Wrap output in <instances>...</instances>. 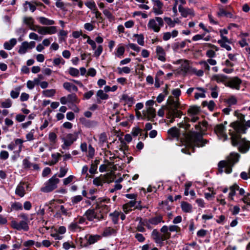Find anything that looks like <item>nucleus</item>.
Here are the masks:
<instances>
[{
	"mask_svg": "<svg viewBox=\"0 0 250 250\" xmlns=\"http://www.w3.org/2000/svg\"><path fill=\"white\" fill-rule=\"evenodd\" d=\"M103 13L109 20L113 19V16L109 10L105 9L103 11Z\"/></svg>",
	"mask_w": 250,
	"mask_h": 250,
	"instance_id": "nucleus-64",
	"label": "nucleus"
},
{
	"mask_svg": "<svg viewBox=\"0 0 250 250\" xmlns=\"http://www.w3.org/2000/svg\"><path fill=\"white\" fill-rule=\"evenodd\" d=\"M239 189V186L236 185L234 184L233 186H231L230 187V192L229 195V197L230 198L231 200L233 199V196L235 194V190Z\"/></svg>",
	"mask_w": 250,
	"mask_h": 250,
	"instance_id": "nucleus-37",
	"label": "nucleus"
},
{
	"mask_svg": "<svg viewBox=\"0 0 250 250\" xmlns=\"http://www.w3.org/2000/svg\"><path fill=\"white\" fill-rule=\"evenodd\" d=\"M95 154V150L94 148L91 145H89L88 146V157L89 158H93Z\"/></svg>",
	"mask_w": 250,
	"mask_h": 250,
	"instance_id": "nucleus-55",
	"label": "nucleus"
},
{
	"mask_svg": "<svg viewBox=\"0 0 250 250\" xmlns=\"http://www.w3.org/2000/svg\"><path fill=\"white\" fill-rule=\"evenodd\" d=\"M167 132L173 138H178L180 135V130L176 127L170 128Z\"/></svg>",
	"mask_w": 250,
	"mask_h": 250,
	"instance_id": "nucleus-30",
	"label": "nucleus"
},
{
	"mask_svg": "<svg viewBox=\"0 0 250 250\" xmlns=\"http://www.w3.org/2000/svg\"><path fill=\"white\" fill-rule=\"evenodd\" d=\"M227 77L224 75H214L211 77V80L217 83H222L226 81Z\"/></svg>",
	"mask_w": 250,
	"mask_h": 250,
	"instance_id": "nucleus-28",
	"label": "nucleus"
},
{
	"mask_svg": "<svg viewBox=\"0 0 250 250\" xmlns=\"http://www.w3.org/2000/svg\"><path fill=\"white\" fill-rule=\"evenodd\" d=\"M225 127L223 124L217 125L214 129L215 133L218 136L223 137L226 140L228 138L227 135L225 133Z\"/></svg>",
	"mask_w": 250,
	"mask_h": 250,
	"instance_id": "nucleus-15",
	"label": "nucleus"
},
{
	"mask_svg": "<svg viewBox=\"0 0 250 250\" xmlns=\"http://www.w3.org/2000/svg\"><path fill=\"white\" fill-rule=\"evenodd\" d=\"M104 180L103 176L96 177L94 179L93 182V184L97 186H102L103 183H105Z\"/></svg>",
	"mask_w": 250,
	"mask_h": 250,
	"instance_id": "nucleus-36",
	"label": "nucleus"
},
{
	"mask_svg": "<svg viewBox=\"0 0 250 250\" xmlns=\"http://www.w3.org/2000/svg\"><path fill=\"white\" fill-rule=\"evenodd\" d=\"M28 5L29 6L30 10L33 12L35 11L36 9V7L35 5H33L31 4L30 2H28V1H26L24 4V10L25 11H26L27 10V8L26 7V6Z\"/></svg>",
	"mask_w": 250,
	"mask_h": 250,
	"instance_id": "nucleus-44",
	"label": "nucleus"
},
{
	"mask_svg": "<svg viewBox=\"0 0 250 250\" xmlns=\"http://www.w3.org/2000/svg\"><path fill=\"white\" fill-rule=\"evenodd\" d=\"M138 219L140 220V224H141L144 226H146L149 229H151L150 226L151 223H149V220H143L141 218H139Z\"/></svg>",
	"mask_w": 250,
	"mask_h": 250,
	"instance_id": "nucleus-45",
	"label": "nucleus"
},
{
	"mask_svg": "<svg viewBox=\"0 0 250 250\" xmlns=\"http://www.w3.org/2000/svg\"><path fill=\"white\" fill-rule=\"evenodd\" d=\"M156 56L158 59L162 62L166 61V52L162 47L157 46L156 49Z\"/></svg>",
	"mask_w": 250,
	"mask_h": 250,
	"instance_id": "nucleus-19",
	"label": "nucleus"
},
{
	"mask_svg": "<svg viewBox=\"0 0 250 250\" xmlns=\"http://www.w3.org/2000/svg\"><path fill=\"white\" fill-rule=\"evenodd\" d=\"M119 215L120 213L117 211H115L113 213H111L110 214V216L111 217L112 221L114 224L117 223Z\"/></svg>",
	"mask_w": 250,
	"mask_h": 250,
	"instance_id": "nucleus-40",
	"label": "nucleus"
},
{
	"mask_svg": "<svg viewBox=\"0 0 250 250\" xmlns=\"http://www.w3.org/2000/svg\"><path fill=\"white\" fill-rule=\"evenodd\" d=\"M181 207L182 210L186 212H188L191 211V205L186 202H183L181 203Z\"/></svg>",
	"mask_w": 250,
	"mask_h": 250,
	"instance_id": "nucleus-38",
	"label": "nucleus"
},
{
	"mask_svg": "<svg viewBox=\"0 0 250 250\" xmlns=\"http://www.w3.org/2000/svg\"><path fill=\"white\" fill-rule=\"evenodd\" d=\"M217 15L219 17L225 16L230 18H235V17H234L233 16L231 13L229 12H227L222 8L219 9V12L217 13Z\"/></svg>",
	"mask_w": 250,
	"mask_h": 250,
	"instance_id": "nucleus-32",
	"label": "nucleus"
},
{
	"mask_svg": "<svg viewBox=\"0 0 250 250\" xmlns=\"http://www.w3.org/2000/svg\"><path fill=\"white\" fill-rule=\"evenodd\" d=\"M168 105L166 108L168 111L177 109L179 107V103L177 99L174 100L173 99H169L167 101Z\"/></svg>",
	"mask_w": 250,
	"mask_h": 250,
	"instance_id": "nucleus-17",
	"label": "nucleus"
},
{
	"mask_svg": "<svg viewBox=\"0 0 250 250\" xmlns=\"http://www.w3.org/2000/svg\"><path fill=\"white\" fill-rule=\"evenodd\" d=\"M227 103L229 105L235 104L237 103V100L234 96H231L227 100Z\"/></svg>",
	"mask_w": 250,
	"mask_h": 250,
	"instance_id": "nucleus-56",
	"label": "nucleus"
},
{
	"mask_svg": "<svg viewBox=\"0 0 250 250\" xmlns=\"http://www.w3.org/2000/svg\"><path fill=\"white\" fill-rule=\"evenodd\" d=\"M81 228L78 226L77 222H73L69 226V229L72 231H75Z\"/></svg>",
	"mask_w": 250,
	"mask_h": 250,
	"instance_id": "nucleus-58",
	"label": "nucleus"
},
{
	"mask_svg": "<svg viewBox=\"0 0 250 250\" xmlns=\"http://www.w3.org/2000/svg\"><path fill=\"white\" fill-rule=\"evenodd\" d=\"M12 105L11 100L9 99H6L5 101L1 102V106L3 108H9Z\"/></svg>",
	"mask_w": 250,
	"mask_h": 250,
	"instance_id": "nucleus-42",
	"label": "nucleus"
},
{
	"mask_svg": "<svg viewBox=\"0 0 250 250\" xmlns=\"http://www.w3.org/2000/svg\"><path fill=\"white\" fill-rule=\"evenodd\" d=\"M38 32L42 35L47 34L46 26H40V27H39Z\"/></svg>",
	"mask_w": 250,
	"mask_h": 250,
	"instance_id": "nucleus-60",
	"label": "nucleus"
},
{
	"mask_svg": "<svg viewBox=\"0 0 250 250\" xmlns=\"http://www.w3.org/2000/svg\"><path fill=\"white\" fill-rule=\"evenodd\" d=\"M52 158H53V161L54 162V163H55L56 164L59 161L60 157L62 156L61 154L59 153H55V154H52V155H51Z\"/></svg>",
	"mask_w": 250,
	"mask_h": 250,
	"instance_id": "nucleus-59",
	"label": "nucleus"
},
{
	"mask_svg": "<svg viewBox=\"0 0 250 250\" xmlns=\"http://www.w3.org/2000/svg\"><path fill=\"white\" fill-rule=\"evenodd\" d=\"M240 155L237 153H231L226 160L221 161L218 163V171L222 173L224 171L229 174L232 172V167L238 162Z\"/></svg>",
	"mask_w": 250,
	"mask_h": 250,
	"instance_id": "nucleus-2",
	"label": "nucleus"
},
{
	"mask_svg": "<svg viewBox=\"0 0 250 250\" xmlns=\"http://www.w3.org/2000/svg\"><path fill=\"white\" fill-rule=\"evenodd\" d=\"M182 62L181 67H180V71L179 73H182L183 75L187 74L190 68V66L187 60L181 61Z\"/></svg>",
	"mask_w": 250,
	"mask_h": 250,
	"instance_id": "nucleus-21",
	"label": "nucleus"
},
{
	"mask_svg": "<svg viewBox=\"0 0 250 250\" xmlns=\"http://www.w3.org/2000/svg\"><path fill=\"white\" fill-rule=\"evenodd\" d=\"M40 22L43 25H50L54 24V21L50 20L45 17H40L39 18Z\"/></svg>",
	"mask_w": 250,
	"mask_h": 250,
	"instance_id": "nucleus-34",
	"label": "nucleus"
},
{
	"mask_svg": "<svg viewBox=\"0 0 250 250\" xmlns=\"http://www.w3.org/2000/svg\"><path fill=\"white\" fill-rule=\"evenodd\" d=\"M11 227L17 230L23 229L25 231H27L29 229L27 223L25 221H21L20 222L12 221L11 222Z\"/></svg>",
	"mask_w": 250,
	"mask_h": 250,
	"instance_id": "nucleus-11",
	"label": "nucleus"
},
{
	"mask_svg": "<svg viewBox=\"0 0 250 250\" xmlns=\"http://www.w3.org/2000/svg\"><path fill=\"white\" fill-rule=\"evenodd\" d=\"M67 99L68 102L74 103L76 102L77 100L76 95L72 94H69L67 96Z\"/></svg>",
	"mask_w": 250,
	"mask_h": 250,
	"instance_id": "nucleus-53",
	"label": "nucleus"
},
{
	"mask_svg": "<svg viewBox=\"0 0 250 250\" xmlns=\"http://www.w3.org/2000/svg\"><path fill=\"white\" fill-rule=\"evenodd\" d=\"M106 166H107V169L111 170L112 172L117 169L116 166L111 162H107Z\"/></svg>",
	"mask_w": 250,
	"mask_h": 250,
	"instance_id": "nucleus-54",
	"label": "nucleus"
},
{
	"mask_svg": "<svg viewBox=\"0 0 250 250\" xmlns=\"http://www.w3.org/2000/svg\"><path fill=\"white\" fill-rule=\"evenodd\" d=\"M149 222L151 224L156 225L161 222H164L163 217L161 215H157L152 217L149 219Z\"/></svg>",
	"mask_w": 250,
	"mask_h": 250,
	"instance_id": "nucleus-29",
	"label": "nucleus"
},
{
	"mask_svg": "<svg viewBox=\"0 0 250 250\" xmlns=\"http://www.w3.org/2000/svg\"><path fill=\"white\" fill-rule=\"evenodd\" d=\"M234 133L236 136H238L239 137L236 140L237 144L236 145L232 146H235L239 145L238 150L240 152L243 153L247 152L250 148V141L246 140L245 138H241V133Z\"/></svg>",
	"mask_w": 250,
	"mask_h": 250,
	"instance_id": "nucleus-4",
	"label": "nucleus"
},
{
	"mask_svg": "<svg viewBox=\"0 0 250 250\" xmlns=\"http://www.w3.org/2000/svg\"><path fill=\"white\" fill-rule=\"evenodd\" d=\"M234 114L237 117L238 120L230 124V126L232 129L229 130L232 145H236L237 144L236 140L239 137L238 136H236L234 133H246L247 130V128L244 125L245 116L236 111L235 112Z\"/></svg>",
	"mask_w": 250,
	"mask_h": 250,
	"instance_id": "nucleus-1",
	"label": "nucleus"
},
{
	"mask_svg": "<svg viewBox=\"0 0 250 250\" xmlns=\"http://www.w3.org/2000/svg\"><path fill=\"white\" fill-rule=\"evenodd\" d=\"M28 49H29L28 46V42L26 41L23 42L20 46L18 53L20 54H24L27 52Z\"/></svg>",
	"mask_w": 250,
	"mask_h": 250,
	"instance_id": "nucleus-27",
	"label": "nucleus"
},
{
	"mask_svg": "<svg viewBox=\"0 0 250 250\" xmlns=\"http://www.w3.org/2000/svg\"><path fill=\"white\" fill-rule=\"evenodd\" d=\"M80 121L82 125L86 127H92L97 125V122L94 121L87 120L84 118H81Z\"/></svg>",
	"mask_w": 250,
	"mask_h": 250,
	"instance_id": "nucleus-22",
	"label": "nucleus"
},
{
	"mask_svg": "<svg viewBox=\"0 0 250 250\" xmlns=\"http://www.w3.org/2000/svg\"><path fill=\"white\" fill-rule=\"evenodd\" d=\"M85 5L91 10H95L96 9L95 3L93 1H90L86 2Z\"/></svg>",
	"mask_w": 250,
	"mask_h": 250,
	"instance_id": "nucleus-57",
	"label": "nucleus"
},
{
	"mask_svg": "<svg viewBox=\"0 0 250 250\" xmlns=\"http://www.w3.org/2000/svg\"><path fill=\"white\" fill-rule=\"evenodd\" d=\"M183 134L187 143L193 148L194 146L202 147L208 143L199 133L189 131L188 133L184 132Z\"/></svg>",
	"mask_w": 250,
	"mask_h": 250,
	"instance_id": "nucleus-3",
	"label": "nucleus"
},
{
	"mask_svg": "<svg viewBox=\"0 0 250 250\" xmlns=\"http://www.w3.org/2000/svg\"><path fill=\"white\" fill-rule=\"evenodd\" d=\"M169 228L167 226H164L161 229V231L163 233L162 236L165 240L170 238L171 234L169 231Z\"/></svg>",
	"mask_w": 250,
	"mask_h": 250,
	"instance_id": "nucleus-25",
	"label": "nucleus"
},
{
	"mask_svg": "<svg viewBox=\"0 0 250 250\" xmlns=\"http://www.w3.org/2000/svg\"><path fill=\"white\" fill-rule=\"evenodd\" d=\"M95 209H88L84 213V216H86V219L89 221H92L94 219H97L100 221L104 218L103 214L98 215L95 211Z\"/></svg>",
	"mask_w": 250,
	"mask_h": 250,
	"instance_id": "nucleus-8",
	"label": "nucleus"
},
{
	"mask_svg": "<svg viewBox=\"0 0 250 250\" xmlns=\"http://www.w3.org/2000/svg\"><path fill=\"white\" fill-rule=\"evenodd\" d=\"M200 112V107L197 106H190L188 110V114L190 115H195Z\"/></svg>",
	"mask_w": 250,
	"mask_h": 250,
	"instance_id": "nucleus-35",
	"label": "nucleus"
},
{
	"mask_svg": "<svg viewBox=\"0 0 250 250\" xmlns=\"http://www.w3.org/2000/svg\"><path fill=\"white\" fill-rule=\"evenodd\" d=\"M143 119L146 118L147 120L152 121L156 116V111L152 107H147L146 110L143 112Z\"/></svg>",
	"mask_w": 250,
	"mask_h": 250,
	"instance_id": "nucleus-12",
	"label": "nucleus"
},
{
	"mask_svg": "<svg viewBox=\"0 0 250 250\" xmlns=\"http://www.w3.org/2000/svg\"><path fill=\"white\" fill-rule=\"evenodd\" d=\"M134 37L137 39V42L140 45L143 46L144 45V37L142 34H135Z\"/></svg>",
	"mask_w": 250,
	"mask_h": 250,
	"instance_id": "nucleus-43",
	"label": "nucleus"
},
{
	"mask_svg": "<svg viewBox=\"0 0 250 250\" xmlns=\"http://www.w3.org/2000/svg\"><path fill=\"white\" fill-rule=\"evenodd\" d=\"M69 73L72 76H78L79 71L76 68L71 67L69 70Z\"/></svg>",
	"mask_w": 250,
	"mask_h": 250,
	"instance_id": "nucleus-50",
	"label": "nucleus"
},
{
	"mask_svg": "<svg viewBox=\"0 0 250 250\" xmlns=\"http://www.w3.org/2000/svg\"><path fill=\"white\" fill-rule=\"evenodd\" d=\"M182 113L181 111L177 109L168 111L167 114V117L168 119H170V122L172 123L174 121L175 118H180Z\"/></svg>",
	"mask_w": 250,
	"mask_h": 250,
	"instance_id": "nucleus-16",
	"label": "nucleus"
},
{
	"mask_svg": "<svg viewBox=\"0 0 250 250\" xmlns=\"http://www.w3.org/2000/svg\"><path fill=\"white\" fill-rule=\"evenodd\" d=\"M17 43V40L15 39H11L9 42H5L4 43V47L5 49L10 50Z\"/></svg>",
	"mask_w": 250,
	"mask_h": 250,
	"instance_id": "nucleus-26",
	"label": "nucleus"
},
{
	"mask_svg": "<svg viewBox=\"0 0 250 250\" xmlns=\"http://www.w3.org/2000/svg\"><path fill=\"white\" fill-rule=\"evenodd\" d=\"M24 185V183L21 182L18 185L15 190L16 194L20 196L21 197H22L23 196H24L25 193L24 187L23 186Z\"/></svg>",
	"mask_w": 250,
	"mask_h": 250,
	"instance_id": "nucleus-23",
	"label": "nucleus"
},
{
	"mask_svg": "<svg viewBox=\"0 0 250 250\" xmlns=\"http://www.w3.org/2000/svg\"><path fill=\"white\" fill-rule=\"evenodd\" d=\"M9 157V154L7 151L3 150L0 153V158L3 160L7 159Z\"/></svg>",
	"mask_w": 250,
	"mask_h": 250,
	"instance_id": "nucleus-62",
	"label": "nucleus"
},
{
	"mask_svg": "<svg viewBox=\"0 0 250 250\" xmlns=\"http://www.w3.org/2000/svg\"><path fill=\"white\" fill-rule=\"evenodd\" d=\"M117 69L118 71V73L120 75L123 73L128 74L131 71L130 69L127 66H125L123 68L118 67Z\"/></svg>",
	"mask_w": 250,
	"mask_h": 250,
	"instance_id": "nucleus-41",
	"label": "nucleus"
},
{
	"mask_svg": "<svg viewBox=\"0 0 250 250\" xmlns=\"http://www.w3.org/2000/svg\"><path fill=\"white\" fill-rule=\"evenodd\" d=\"M86 238L87 243L89 245H91L99 241L101 239V236L99 235H89L86 236Z\"/></svg>",
	"mask_w": 250,
	"mask_h": 250,
	"instance_id": "nucleus-24",
	"label": "nucleus"
},
{
	"mask_svg": "<svg viewBox=\"0 0 250 250\" xmlns=\"http://www.w3.org/2000/svg\"><path fill=\"white\" fill-rule=\"evenodd\" d=\"M164 25L163 20L161 17H156L150 19L148 23V27L155 32H158L160 28Z\"/></svg>",
	"mask_w": 250,
	"mask_h": 250,
	"instance_id": "nucleus-5",
	"label": "nucleus"
},
{
	"mask_svg": "<svg viewBox=\"0 0 250 250\" xmlns=\"http://www.w3.org/2000/svg\"><path fill=\"white\" fill-rule=\"evenodd\" d=\"M56 91L55 89H47L42 91V94L47 97H52L54 95Z\"/></svg>",
	"mask_w": 250,
	"mask_h": 250,
	"instance_id": "nucleus-39",
	"label": "nucleus"
},
{
	"mask_svg": "<svg viewBox=\"0 0 250 250\" xmlns=\"http://www.w3.org/2000/svg\"><path fill=\"white\" fill-rule=\"evenodd\" d=\"M199 63L202 66V67L205 68L206 70H207L208 71L209 70L210 67L207 61H201Z\"/></svg>",
	"mask_w": 250,
	"mask_h": 250,
	"instance_id": "nucleus-63",
	"label": "nucleus"
},
{
	"mask_svg": "<svg viewBox=\"0 0 250 250\" xmlns=\"http://www.w3.org/2000/svg\"><path fill=\"white\" fill-rule=\"evenodd\" d=\"M191 117L190 119L188 118V121H183L182 122L179 123L178 124V126L180 128H183L185 130V131L189 129L190 125L189 124L187 123V122L191 121L193 123H195L197 122L199 119L198 117L195 116V115H191Z\"/></svg>",
	"mask_w": 250,
	"mask_h": 250,
	"instance_id": "nucleus-13",
	"label": "nucleus"
},
{
	"mask_svg": "<svg viewBox=\"0 0 250 250\" xmlns=\"http://www.w3.org/2000/svg\"><path fill=\"white\" fill-rule=\"evenodd\" d=\"M99 201L96 203V206L95 207L96 209H100V212L101 214H103L104 216V214L107 213L109 210V207L106 205H103V202H106L108 203L110 201L109 199H98Z\"/></svg>",
	"mask_w": 250,
	"mask_h": 250,
	"instance_id": "nucleus-7",
	"label": "nucleus"
},
{
	"mask_svg": "<svg viewBox=\"0 0 250 250\" xmlns=\"http://www.w3.org/2000/svg\"><path fill=\"white\" fill-rule=\"evenodd\" d=\"M151 236L155 242L157 244L162 245L163 243V241H165L162 235L156 229H153L151 233Z\"/></svg>",
	"mask_w": 250,
	"mask_h": 250,
	"instance_id": "nucleus-14",
	"label": "nucleus"
},
{
	"mask_svg": "<svg viewBox=\"0 0 250 250\" xmlns=\"http://www.w3.org/2000/svg\"><path fill=\"white\" fill-rule=\"evenodd\" d=\"M164 20L169 26L173 27L175 26V21H173L170 18L164 17Z\"/></svg>",
	"mask_w": 250,
	"mask_h": 250,
	"instance_id": "nucleus-47",
	"label": "nucleus"
},
{
	"mask_svg": "<svg viewBox=\"0 0 250 250\" xmlns=\"http://www.w3.org/2000/svg\"><path fill=\"white\" fill-rule=\"evenodd\" d=\"M103 47L101 45H100L98 46L97 49L94 53V56L98 58L101 54L103 52Z\"/></svg>",
	"mask_w": 250,
	"mask_h": 250,
	"instance_id": "nucleus-51",
	"label": "nucleus"
},
{
	"mask_svg": "<svg viewBox=\"0 0 250 250\" xmlns=\"http://www.w3.org/2000/svg\"><path fill=\"white\" fill-rule=\"evenodd\" d=\"M23 22L30 27L33 24V19L31 17H24Z\"/></svg>",
	"mask_w": 250,
	"mask_h": 250,
	"instance_id": "nucleus-48",
	"label": "nucleus"
},
{
	"mask_svg": "<svg viewBox=\"0 0 250 250\" xmlns=\"http://www.w3.org/2000/svg\"><path fill=\"white\" fill-rule=\"evenodd\" d=\"M241 83L242 81L238 77H235L228 81L226 85L231 88L239 90Z\"/></svg>",
	"mask_w": 250,
	"mask_h": 250,
	"instance_id": "nucleus-10",
	"label": "nucleus"
},
{
	"mask_svg": "<svg viewBox=\"0 0 250 250\" xmlns=\"http://www.w3.org/2000/svg\"><path fill=\"white\" fill-rule=\"evenodd\" d=\"M78 136V133L77 132L67 134L65 138L63 139L64 144L62 147L64 148V146L68 147L70 146L77 140Z\"/></svg>",
	"mask_w": 250,
	"mask_h": 250,
	"instance_id": "nucleus-9",
	"label": "nucleus"
},
{
	"mask_svg": "<svg viewBox=\"0 0 250 250\" xmlns=\"http://www.w3.org/2000/svg\"><path fill=\"white\" fill-rule=\"evenodd\" d=\"M179 11L181 13V15L183 17H187L188 15H191L194 16V13L192 9L188 8H185L181 5H180L178 7Z\"/></svg>",
	"mask_w": 250,
	"mask_h": 250,
	"instance_id": "nucleus-18",
	"label": "nucleus"
},
{
	"mask_svg": "<svg viewBox=\"0 0 250 250\" xmlns=\"http://www.w3.org/2000/svg\"><path fill=\"white\" fill-rule=\"evenodd\" d=\"M83 199V197L81 195L75 196L71 198V201L73 205H75L80 201H81Z\"/></svg>",
	"mask_w": 250,
	"mask_h": 250,
	"instance_id": "nucleus-49",
	"label": "nucleus"
},
{
	"mask_svg": "<svg viewBox=\"0 0 250 250\" xmlns=\"http://www.w3.org/2000/svg\"><path fill=\"white\" fill-rule=\"evenodd\" d=\"M154 6L153 11L156 15H161L163 14V10H162L163 7V3L159 0H155L153 1Z\"/></svg>",
	"mask_w": 250,
	"mask_h": 250,
	"instance_id": "nucleus-20",
	"label": "nucleus"
},
{
	"mask_svg": "<svg viewBox=\"0 0 250 250\" xmlns=\"http://www.w3.org/2000/svg\"><path fill=\"white\" fill-rule=\"evenodd\" d=\"M59 182L60 180L54 176L46 183L45 187L42 188L41 190L44 192H51L57 188Z\"/></svg>",
	"mask_w": 250,
	"mask_h": 250,
	"instance_id": "nucleus-6",
	"label": "nucleus"
},
{
	"mask_svg": "<svg viewBox=\"0 0 250 250\" xmlns=\"http://www.w3.org/2000/svg\"><path fill=\"white\" fill-rule=\"evenodd\" d=\"M135 237L140 242H143L145 240V238L144 236L142 234L139 233L135 234Z\"/></svg>",
	"mask_w": 250,
	"mask_h": 250,
	"instance_id": "nucleus-61",
	"label": "nucleus"
},
{
	"mask_svg": "<svg viewBox=\"0 0 250 250\" xmlns=\"http://www.w3.org/2000/svg\"><path fill=\"white\" fill-rule=\"evenodd\" d=\"M63 87L68 90L69 91H71V90L74 91H78V88L75 85L71 84L68 82H65L63 83Z\"/></svg>",
	"mask_w": 250,
	"mask_h": 250,
	"instance_id": "nucleus-33",
	"label": "nucleus"
},
{
	"mask_svg": "<svg viewBox=\"0 0 250 250\" xmlns=\"http://www.w3.org/2000/svg\"><path fill=\"white\" fill-rule=\"evenodd\" d=\"M47 34H53L57 32V29L55 26H46Z\"/></svg>",
	"mask_w": 250,
	"mask_h": 250,
	"instance_id": "nucleus-52",
	"label": "nucleus"
},
{
	"mask_svg": "<svg viewBox=\"0 0 250 250\" xmlns=\"http://www.w3.org/2000/svg\"><path fill=\"white\" fill-rule=\"evenodd\" d=\"M103 177V178L105 179V182H107L108 183L112 182L115 178L114 173L112 171H111L110 173L106 174Z\"/></svg>",
	"mask_w": 250,
	"mask_h": 250,
	"instance_id": "nucleus-31",
	"label": "nucleus"
},
{
	"mask_svg": "<svg viewBox=\"0 0 250 250\" xmlns=\"http://www.w3.org/2000/svg\"><path fill=\"white\" fill-rule=\"evenodd\" d=\"M97 95L102 100H105L108 98V95L104 93L102 90H99L97 93Z\"/></svg>",
	"mask_w": 250,
	"mask_h": 250,
	"instance_id": "nucleus-46",
	"label": "nucleus"
}]
</instances>
